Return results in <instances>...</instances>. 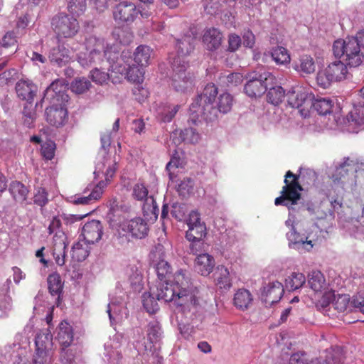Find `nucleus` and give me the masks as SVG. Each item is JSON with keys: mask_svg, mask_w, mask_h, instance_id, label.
<instances>
[{"mask_svg": "<svg viewBox=\"0 0 364 364\" xmlns=\"http://www.w3.org/2000/svg\"><path fill=\"white\" fill-rule=\"evenodd\" d=\"M218 88L213 83H208L204 87L203 92L199 95L190 106L189 122L197 124L200 118L208 121H213L218 117V113L226 114L228 112V94L223 93L219 97L218 107L213 106L218 95Z\"/></svg>", "mask_w": 364, "mask_h": 364, "instance_id": "1", "label": "nucleus"}, {"mask_svg": "<svg viewBox=\"0 0 364 364\" xmlns=\"http://www.w3.org/2000/svg\"><path fill=\"white\" fill-rule=\"evenodd\" d=\"M154 289L153 294L158 301L163 300L165 302H173L186 316L196 315L200 309L198 298L195 294H182L178 289L174 288L168 282H158Z\"/></svg>", "mask_w": 364, "mask_h": 364, "instance_id": "2", "label": "nucleus"}, {"mask_svg": "<svg viewBox=\"0 0 364 364\" xmlns=\"http://www.w3.org/2000/svg\"><path fill=\"white\" fill-rule=\"evenodd\" d=\"M85 46L87 53L84 54V57H79V61L83 66L100 63L104 59L109 63H114L118 58V53L112 51V47L106 46L103 38L91 35L87 37Z\"/></svg>", "mask_w": 364, "mask_h": 364, "instance_id": "3", "label": "nucleus"}, {"mask_svg": "<svg viewBox=\"0 0 364 364\" xmlns=\"http://www.w3.org/2000/svg\"><path fill=\"white\" fill-rule=\"evenodd\" d=\"M333 52L335 57L341 59L350 68H356L364 61V53L357 40L351 37L334 41Z\"/></svg>", "mask_w": 364, "mask_h": 364, "instance_id": "4", "label": "nucleus"}, {"mask_svg": "<svg viewBox=\"0 0 364 364\" xmlns=\"http://www.w3.org/2000/svg\"><path fill=\"white\" fill-rule=\"evenodd\" d=\"M274 76L264 69L254 71L248 76V80L245 85V92L250 97L262 96L267 90L269 85L274 82Z\"/></svg>", "mask_w": 364, "mask_h": 364, "instance_id": "5", "label": "nucleus"}, {"mask_svg": "<svg viewBox=\"0 0 364 364\" xmlns=\"http://www.w3.org/2000/svg\"><path fill=\"white\" fill-rule=\"evenodd\" d=\"M285 186H283L281 191V196L277 197L274 200L276 205H283L292 209L293 205L297 204L301 198L300 191L303 190L301 186L297 182V178L294 173L288 171L285 175Z\"/></svg>", "mask_w": 364, "mask_h": 364, "instance_id": "6", "label": "nucleus"}, {"mask_svg": "<svg viewBox=\"0 0 364 364\" xmlns=\"http://www.w3.org/2000/svg\"><path fill=\"white\" fill-rule=\"evenodd\" d=\"M51 25L58 38H73L80 30L78 21L66 14H60L54 16Z\"/></svg>", "mask_w": 364, "mask_h": 364, "instance_id": "7", "label": "nucleus"}, {"mask_svg": "<svg viewBox=\"0 0 364 364\" xmlns=\"http://www.w3.org/2000/svg\"><path fill=\"white\" fill-rule=\"evenodd\" d=\"M173 74L172 86L177 92H186L193 87V75L186 72L188 63L180 58H176L172 63Z\"/></svg>", "mask_w": 364, "mask_h": 364, "instance_id": "8", "label": "nucleus"}, {"mask_svg": "<svg viewBox=\"0 0 364 364\" xmlns=\"http://www.w3.org/2000/svg\"><path fill=\"white\" fill-rule=\"evenodd\" d=\"M132 196L135 200L144 202L142 210L144 216L149 217L150 219H157L159 208L156 202L152 196H149L148 188L144 183L134 184Z\"/></svg>", "mask_w": 364, "mask_h": 364, "instance_id": "9", "label": "nucleus"}, {"mask_svg": "<svg viewBox=\"0 0 364 364\" xmlns=\"http://www.w3.org/2000/svg\"><path fill=\"white\" fill-rule=\"evenodd\" d=\"M287 100L291 107L298 109L300 114L306 117L313 106L314 95L309 93L301 87L289 91L287 94Z\"/></svg>", "mask_w": 364, "mask_h": 364, "instance_id": "10", "label": "nucleus"}, {"mask_svg": "<svg viewBox=\"0 0 364 364\" xmlns=\"http://www.w3.org/2000/svg\"><path fill=\"white\" fill-rule=\"evenodd\" d=\"M139 9L130 1H122L113 9V18L118 24L129 25L138 17Z\"/></svg>", "mask_w": 364, "mask_h": 364, "instance_id": "11", "label": "nucleus"}, {"mask_svg": "<svg viewBox=\"0 0 364 364\" xmlns=\"http://www.w3.org/2000/svg\"><path fill=\"white\" fill-rule=\"evenodd\" d=\"M188 230L186 238L188 241L204 240L207 235V228L204 222H202L200 214L197 211H191L187 220Z\"/></svg>", "mask_w": 364, "mask_h": 364, "instance_id": "12", "label": "nucleus"}, {"mask_svg": "<svg viewBox=\"0 0 364 364\" xmlns=\"http://www.w3.org/2000/svg\"><path fill=\"white\" fill-rule=\"evenodd\" d=\"M284 292L283 284L278 281H273L264 284L261 289L260 298L267 306H272L280 301Z\"/></svg>", "mask_w": 364, "mask_h": 364, "instance_id": "13", "label": "nucleus"}, {"mask_svg": "<svg viewBox=\"0 0 364 364\" xmlns=\"http://www.w3.org/2000/svg\"><path fill=\"white\" fill-rule=\"evenodd\" d=\"M122 230L135 238H144L148 235L149 226L145 220L136 217L124 220L121 224Z\"/></svg>", "mask_w": 364, "mask_h": 364, "instance_id": "14", "label": "nucleus"}, {"mask_svg": "<svg viewBox=\"0 0 364 364\" xmlns=\"http://www.w3.org/2000/svg\"><path fill=\"white\" fill-rule=\"evenodd\" d=\"M46 120L51 126L62 127L68 121V112L61 105H52L46 109Z\"/></svg>", "mask_w": 364, "mask_h": 364, "instance_id": "15", "label": "nucleus"}, {"mask_svg": "<svg viewBox=\"0 0 364 364\" xmlns=\"http://www.w3.org/2000/svg\"><path fill=\"white\" fill-rule=\"evenodd\" d=\"M103 227L100 221L92 220L86 223L82 230L84 240L89 244L99 242L103 234Z\"/></svg>", "mask_w": 364, "mask_h": 364, "instance_id": "16", "label": "nucleus"}, {"mask_svg": "<svg viewBox=\"0 0 364 364\" xmlns=\"http://www.w3.org/2000/svg\"><path fill=\"white\" fill-rule=\"evenodd\" d=\"M16 92L19 99L26 101L33 107V100L37 92L35 84L28 80H19L16 85Z\"/></svg>", "mask_w": 364, "mask_h": 364, "instance_id": "17", "label": "nucleus"}, {"mask_svg": "<svg viewBox=\"0 0 364 364\" xmlns=\"http://www.w3.org/2000/svg\"><path fill=\"white\" fill-rule=\"evenodd\" d=\"M50 63L58 67L65 66L71 60L70 52L63 45H58L50 49L48 53Z\"/></svg>", "mask_w": 364, "mask_h": 364, "instance_id": "18", "label": "nucleus"}, {"mask_svg": "<svg viewBox=\"0 0 364 364\" xmlns=\"http://www.w3.org/2000/svg\"><path fill=\"white\" fill-rule=\"evenodd\" d=\"M287 237L289 240V246L291 248L296 249L299 251L306 250L309 251L312 247L311 240H307V238L296 232L294 228L287 233Z\"/></svg>", "mask_w": 364, "mask_h": 364, "instance_id": "19", "label": "nucleus"}, {"mask_svg": "<svg viewBox=\"0 0 364 364\" xmlns=\"http://www.w3.org/2000/svg\"><path fill=\"white\" fill-rule=\"evenodd\" d=\"M215 259L208 253L199 254L195 259V269L203 276H208L213 271Z\"/></svg>", "mask_w": 364, "mask_h": 364, "instance_id": "20", "label": "nucleus"}, {"mask_svg": "<svg viewBox=\"0 0 364 364\" xmlns=\"http://www.w3.org/2000/svg\"><path fill=\"white\" fill-rule=\"evenodd\" d=\"M196 37L193 34H186L181 38L176 40V49L178 53V57L181 60L184 56L188 55L194 49Z\"/></svg>", "mask_w": 364, "mask_h": 364, "instance_id": "21", "label": "nucleus"}, {"mask_svg": "<svg viewBox=\"0 0 364 364\" xmlns=\"http://www.w3.org/2000/svg\"><path fill=\"white\" fill-rule=\"evenodd\" d=\"M223 36L220 31L215 28L207 29L203 36V43L209 50L218 49L222 42Z\"/></svg>", "mask_w": 364, "mask_h": 364, "instance_id": "22", "label": "nucleus"}, {"mask_svg": "<svg viewBox=\"0 0 364 364\" xmlns=\"http://www.w3.org/2000/svg\"><path fill=\"white\" fill-rule=\"evenodd\" d=\"M253 296L245 289H239L234 295L233 304L239 310L245 311L253 304Z\"/></svg>", "mask_w": 364, "mask_h": 364, "instance_id": "23", "label": "nucleus"}, {"mask_svg": "<svg viewBox=\"0 0 364 364\" xmlns=\"http://www.w3.org/2000/svg\"><path fill=\"white\" fill-rule=\"evenodd\" d=\"M347 65L342 60H335L331 63L326 69L332 77L333 81H341L346 79L348 71Z\"/></svg>", "mask_w": 364, "mask_h": 364, "instance_id": "24", "label": "nucleus"}, {"mask_svg": "<svg viewBox=\"0 0 364 364\" xmlns=\"http://www.w3.org/2000/svg\"><path fill=\"white\" fill-rule=\"evenodd\" d=\"M107 186V182L100 181L92 189V192L87 196L76 198L74 200L75 204L88 205L98 200L102 196L104 188Z\"/></svg>", "mask_w": 364, "mask_h": 364, "instance_id": "25", "label": "nucleus"}, {"mask_svg": "<svg viewBox=\"0 0 364 364\" xmlns=\"http://www.w3.org/2000/svg\"><path fill=\"white\" fill-rule=\"evenodd\" d=\"M152 49L146 45H140L134 52V60L141 67H146L149 64Z\"/></svg>", "mask_w": 364, "mask_h": 364, "instance_id": "26", "label": "nucleus"}, {"mask_svg": "<svg viewBox=\"0 0 364 364\" xmlns=\"http://www.w3.org/2000/svg\"><path fill=\"white\" fill-rule=\"evenodd\" d=\"M174 288L178 289V291L182 294H194L193 292L189 289L191 281L189 277L183 270L178 271L174 275V282L171 283Z\"/></svg>", "mask_w": 364, "mask_h": 364, "instance_id": "27", "label": "nucleus"}, {"mask_svg": "<svg viewBox=\"0 0 364 364\" xmlns=\"http://www.w3.org/2000/svg\"><path fill=\"white\" fill-rule=\"evenodd\" d=\"M58 339L65 348L70 346L73 341V331L71 325L67 321H62L59 325Z\"/></svg>", "mask_w": 364, "mask_h": 364, "instance_id": "28", "label": "nucleus"}, {"mask_svg": "<svg viewBox=\"0 0 364 364\" xmlns=\"http://www.w3.org/2000/svg\"><path fill=\"white\" fill-rule=\"evenodd\" d=\"M308 284L316 292H321L327 289V283L320 271H313L309 274Z\"/></svg>", "mask_w": 364, "mask_h": 364, "instance_id": "29", "label": "nucleus"}, {"mask_svg": "<svg viewBox=\"0 0 364 364\" xmlns=\"http://www.w3.org/2000/svg\"><path fill=\"white\" fill-rule=\"evenodd\" d=\"M89 254V243L84 240L73 244L71 250V257L73 260L77 262L84 261Z\"/></svg>", "mask_w": 364, "mask_h": 364, "instance_id": "30", "label": "nucleus"}, {"mask_svg": "<svg viewBox=\"0 0 364 364\" xmlns=\"http://www.w3.org/2000/svg\"><path fill=\"white\" fill-rule=\"evenodd\" d=\"M9 190L14 199L20 203L26 200L29 192L28 188L23 183L17 181L11 183Z\"/></svg>", "mask_w": 364, "mask_h": 364, "instance_id": "31", "label": "nucleus"}, {"mask_svg": "<svg viewBox=\"0 0 364 364\" xmlns=\"http://www.w3.org/2000/svg\"><path fill=\"white\" fill-rule=\"evenodd\" d=\"M347 119L351 125L364 128V104L355 105L347 115Z\"/></svg>", "mask_w": 364, "mask_h": 364, "instance_id": "32", "label": "nucleus"}, {"mask_svg": "<svg viewBox=\"0 0 364 364\" xmlns=\"http://www.w3.org/2000/svg\"><path fill=\"white\" fill-rule=\"evenodd\" d=\"M295 69L301 75L312 74L316 70L315 61L310 55H303L299 59V63L295 66Z\"/></svg>", "mask_w": 364, "mask_h": 364, "instance_id": "33", "label": "nucleus"}, {"mask_svg": "<svg viewBox=\"0 0 364 364\" xmlns=\"http://www.w3.org/2000/svg\"><path fill=\"white\" fill-rule=\"evenodd\" d=\"M306 282V277L300 272H292L285 279V288L291 291L301 288Z\"/></svg>", "mask_w": 364, "mask_h": 364, "instance_id": "34", "label": "nucleus"}, {"mask_svg": "<svg viewBox=\"0 0 364 364\" xmlns=\"http://www.w3.org/2000/svg\"><path fill=\"white\" fill-rule=\"evenodd\" d=\"M52 337L50 332L48 329L45 331L39 332L35 338L36 350L48 351L52 345Z\"/></svg>", "mask_w": 364, "mask_h": 364, "instance_id": "35", "label": "nucleus"}, {"mask_svg": "<svg viewBox=\"0 0 364 364\" xmlns=\"http://www.w3.org/2000/svg\"><path fill=\"white\" fill-rule=\"evenodd\" d=\"M48 290L53 296H60L62 293L63 284L58 273H53L48 277Z\"/></svg>", "mask_w": 364, "mask_h": 364, "instance_id": "36", "label": "nucleus"}, {"mask_svg": "<svg viewBox=\"0 0 364 364\" xmlns=\"http://www.w3.org/2000/svg\"><path fill=\"white\" fill-rule=\"evenodd\" d=\"M144 68L137 64L129 65L126 73L127 80L136 84L141 83L145 73Z\"/></svg>", "mask_w": 364, "mask_h": 364, "instance_id": "37", "label": "nucleus"}, {"mask_svg": "<svg viewBox=\"0 0 364 364\" xmlns=\"http://www.w3.org/2000/svg\"><path fill=\"white\" fill-rule=\"evenodd\" d=\"M147 338L151 343L160 341L162 337V331L160 323L156 321H150L147 326Z\"/></svg>", "mask_w": 364, "mask_h": 364, "instance_id": "38", "label": "nucleus"}, {"mask_svg": "<svg viewBox=\"0 0 364 364\" xmlns=\"http://www.w3.org/2000/svg\"><path fill=\"white\" fill-rule=\"evenodd\" d=\"M154 289L150 288L149 293H144L142 295L143 306L146 311L149 314H155L158 309L159 306L156 296L153 294Z\"/></svg>", "mask_w": 364, "mask_h": 364, "instance_id": "39", "label": "nucleus"}, {"mask_svg": "<svg viewBox=\"0 0 364 364\" xmlns=\"http://www.w3.org/2000/svg\"><path fill=\"white\" fill-rule=\"evenodd\" d=\"M333 103L328 98H318L313 100L314 109L321 115H326L331 114Z\"/></svg>", "mask_w": 364, "mask_h": 364, "instance_id": "40", "label": "nucleus"}, {"mask_svg": "<svg viewBox=\"0 0 364 364\" xmlns=\"http://www.w3.org/2000/svg\"><path fill=\"white\" fill-rule=\"evenodd\" d=\"M214 280L216 286L220 289H225L228 286V268L224 265L217 267L214 274Z\"/></svg>", "mask_w": 364, "mask_h": 364, "instance_id": "41", "label": "nucleus"}, {"mask_svg": "<svg viewBox=\"0 0 364 364\" xmlns=\"http://www.w3.org/2000/svg\"><path fill=\"white\" fill-rule=\"evenodd\" d=\"M285 95V91L281 86H274L271 87L267 94L268 102L277 105L282 102Z\"/></svg>", "mask_w": 364, "mask_h": 364, "instance_id": "42", "label": "nucleus"}, {"mask_svg": "<svg viewBox=\"0 0 364 364\" xmlns=\"http://www.w3.org/2000/svg\"><path fill=\"white\" fill-rule=\"evenodd\" d=\"M272 59L276 63L284 65L290 62V55L287 50L284 47H277L272 49L271 52Z\"/></svg>", "mask_w": 364, "mask_h": 364, "instance_id": "43", "label": "nucleus"}, {"mask_svg": "<svg viewBox=\"0 0 364 364\" xmlns=\"http://www.w3.org/2000/svg\"><path fill=\"white\" fill-rule=\"evenodd\" d=\"M63 85L60 81L57 80L53 82L45 92V98L47 100H54L56 98V100L58 101L59 97H63Z\"/></svg>", "mask_w": 364, "mask_h": 364, "instance_id": "44", "label": "nucleus"}, {"mask_svg": "<svg viewBox=\"0 0 364 364\" xmlns=\"http://www.w3.org/2000/svg\"><path fill=\"white\" fill-rule=\"evenodd\" d=\"M156 271L159 279V282H167L171 274V267L168 262L162 259L157 263Z\"/></svg>", "mask_w": 364, "mask_h": 364, "instance_id": "45", "label": "nucleus"}, {"mask_svg": "<svg viewBox=\"0 0 364 364\" xmlns=\"http://www.w3.org/2000/svg\"><path fill=\"white\" fill-rule=\"evenodd\" d=\"M68 11L73 15L80 16L87 9L86 0H67Z\"/></svg>", "mask_w": 364, "mask_h": 364, "instance_id": "46", "label": "nucleus"}, {"mask_svg": "<svg viewBox=\"0 0 364 364\" xmlns=\"http://www.w3.org/2000/svg\"><path fill=\"white\" fill-rule=\"evenodd\" d=\"M333 299L332 307L338 312L345 311L350 302V297L347 294H338L337 296L334 294Z\"/></svg>", "mask_w": 364, "mask_h": 364, "instance_id": "47", "label": "nucleus"}, {"mask_svg": "<svg viewBox=\"0 0 364 364\" xmlns=\"http://www.w3.org/2000/svg\"><path fill=\"white\" fill-rule=\"evenodd\" d=\"M56 144L54 141L49 140L41 145V153L43 158L47 161L52 160L55 156Z\"/></svg>", "mask_w": 364, "mask_h": 364, "instance_id": "48", "label": "nucleus"}, {"mask_svg": "<svg viewBox=\"0 0 364 364\" xmlns=\"http://www.w3.org/2000/svg\"><path fill=\"white\" fill-rule=\"evenodd\" d=\"M90 82L86 78L75 79L71 84V90L76 94H82L89 90Z\"/></svg>", "mask_w": 364, "mask_h": 364, "instance_id": "49", "label": "nucleus"}, {"mask_svg": "<svg viewBox=\"0 0 364 364\" xmlns=\"http://www.w3.org/2000/svg\"><path fill=\"white\" fill-rule=\"evenodd\" d=\"M316 82L318 85L326 89L334 81L326 68L324 70H321L318 72L316 75Z\"/></svg>", "mask_w": 364, "mask_h": 364, "instance_id": "50", "label": "nucleus"}, {"mask_svg": "<svg viewBox=\"0 0 364 364\" xmlns=\"http://www.w3.org/2000/svg\"><path fill=\"white\" fill-rule=\"evenodd\" d=\"M8 293V289L0 291V310L4 314H7L12 309V300Z\"/></svg>", "mask_w": 364, "mask_h": 364, "instance_id": "51", "label": "nucleus"}, {"mask_svg": "<svg viewBox=\"0 0 364 364\" xmlns=\"http://www.w3.org/2000/svg\"><path fill=\"white\" fill-rule=\"evenodd\" d=\"M202 6L207 14L215 15L219 11L220 4L219 0H203Z\"/></svg>", "mask_w": 364, "mask_h": 364, "instance_id": "52", "label": "nucleus"}, {"mask_svg": "<svg viewBox=\"0 0 364 364\" xmlns=\"http://www.w3.org/2000/svg\"><path fill=\"white\" fill-rule=\"evenodd\" d=\"M295 177L297 178V182H299V179H301V181L306 184H311L314 183L316 179V173L311 169H304L300 171L299 175L294 174Z\"/></svg>", "mask_w": 364, "mask_h": 364, "instance_id": "53", "label": "nucleus"}, {"mask_svg": "<svg viewBox=\"0 0 364 364\" xmlns=\"http://www.w3.org/2000/svg\"><path fill=\"white\" fill-rule=\"evenodd\" d=\"M33 203L43 208L45 206L48 202V193L46 190L43 188H38L33 196Z\"/></svg>", "mask_w": 364, "mask_h": 364, "instance_id": "54", "label": "nucleus"}, {"mask_svg": "<svg viewBox=\"0 0 364 364\" xmlns=\"http://www.w3.org/2000/svg\"><path fill=\"white\" fill-rule=\"evenodd\" d=\"M23 124L28 127H31L36 119V113L31 105L27 104L24 106L23 110Z\"/></svg>", "mask_w": 364, "mask_h": 364, "instance_id": "55", "label": "nucleus"}, {"mask_svg": "<svg viewBox=\"0 0 364 364\" xmlns=\"http://www.w3.org/2000/svg\"><path fill=\"white\" fill-rule=\"evenodd\" d=\"M178 105H175L173 107H171L170 106L165 107L164 110L159 113L161 121L164 122H171L178 112Z\"/></svg>", "mask_w": 364, "mask_h": 364, "instance_id": "56", "label": "nucleus"}, {"mask_svg": "<svg viewBox=\"0 0 364 364\" xmlns=\"http://www.w3.org/2000/svg\"><path fill=\"white\" fill-rule=\"evenodd\" d=\"M334 298V292L332 291H326L323 294L321 299L318 302V306L325 310L328 307L330 309L332 307V301Z\"/></svg>", "mask_w": 364, "mask_h": 364, "instance_id": "57", "label": "nucleus"}, {"mask_svg": "<svg viewBox=\"0 0 364 364\" xmlns=\"http://www.w3.org/2000/svg\"><path fill=\"white\" fill-rule=\"evenodd\" d=\"M350 305L364 314V291L358 292L354 295L350 300Z\"/></svg>", "mask_w": 364, "mask_h": 364, "instance_id": "58", "label": "nucleus"}, {"mask_svg": "<svg viewBox=\"0 0 364 364\" xmlns=\"http://www.w3.org/2000/svg\"><path fill=\"white\" fill-rule=\"evenodd\" d=\"M17 44V37L14 31L7 32L3 37L1 46L4 48L14 47Z\"/></svg>", "mask_w": 364, "mask_h": 364, "instance_id": "59", "label": "nucleus"}, {"mask_svg": "<svg viewBox=\"0 0 364 364\" xmlns=\"http://www.w3.org/2000/svg\"><path fill=\"white\" fill-rule=\"evenodd\" d=\"M148 94V90L142 87L139 84H136L133 89V95H134L135 100L139 102H144L147 98Z\"/></svg>", "mask_w": 364, "mask_h": 364, "instance_id": "60", "label": "nucleus"}, {"mask_svg": "<svg viewBox=\"0 0 364 364\" xmlns=\"http://www.w3.org/2000/svg\"><path fill=\"white\" fill-rule=\"evenodd\" d=\"M289 364H309L306 353L299 352L291 355Z\"/></svg>", "mask_w": 364, "mask_h": 364, "instance_id": "61", "label": "nucleus"}, {"mask_svg": "<svg viewBox=\"0 0 364 364\" xmlns=\"http://www.w3.org/2000/svg\"><path fill=\"white\" fill-rule=\"evenodd\" d=\"M91 78L94 82L102 85L108 79V74L95 68L91 71Z\"/></svg>", "mask_w": 364, "mask_h": 364, "instance_id": "62", "label": "nucleus"}, {"mask_svg": "<svg viewBox=\"0 0 364 364\" xmlns=\"http://www.w3.org/2000/svg\"><path fill=\"white\" fill-rule=\"evenodd\" d=\"M184 140H187L192 144L197 143L200 139V134L192 127L186 129L183 132Z\"/></svg>", "mask_w": 364, "mask_h": 364, "instance_id": "63", "label": "nucleus"}, {"mask_svg": "<svg viewBox=\"0 0 364 364\" xmlns=\"http://www.w3.org/2000/svg\"><path fill=\"white\" fill-rule=\"evenodd\" d=\"M48 357V351L36 350L33 355V364H47Z\"/></svg>", "mask_w": 364, "mask_h": 364, "instance_id": "64", "label": "nucleus"}]
</instances>
